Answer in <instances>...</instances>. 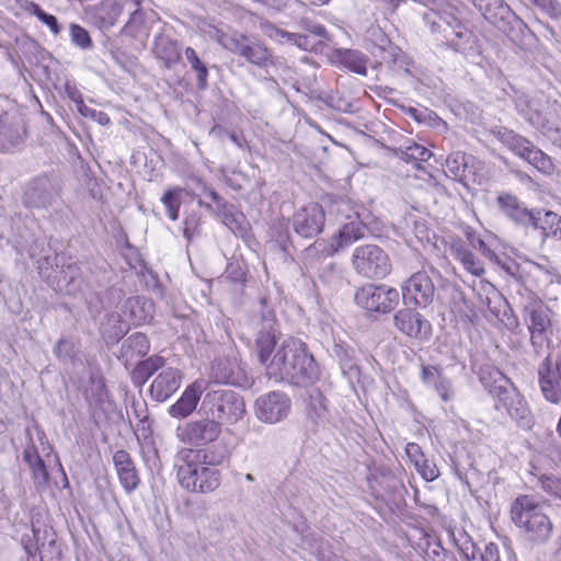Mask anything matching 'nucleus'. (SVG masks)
<instances>
[{
  "mask_svg": "<svg viewBox=\"0 0 561 561\" xmlns=\"http://www.w3.org/2000/svg\"><path fill=\"white\" fill-rule=\"evenodd\" d=\"M459 551L467 561H478L481 553L468 536L463 537V541L459 545Z\"/></svg>",
  "mask_w": 561,
  "mask_h": 561,
  "instance_id": "nucleus-61",
  "label": "nucleus"
},
{
  "mask_svg": "<svg viewBox=\"0 0 561 561\" xmlns=\"http://www.w3.org/2000/svg\"><path fill=\"white\" fill-rule=\"evenodd\" d=\"M123 13V5L114 0H103L93 9V18L102 30L114 26Z\"/></svg>",
  "mask_w": 561,
  "mask_h": 561,
  "instance_id": "nucleus-31",
  "label": "nucleus"
},
{
  "mask_svg": "<svg viewBox=\"0 0 561 561\" xmlns=\"http://www.w3.org/2000/svg\"><path fill=\"white\" fill-rule=\"evenodd\" d=\"M511 519L526 541L540 545L552 536L553 525L533 495H518L511 504Z\"/></svg>",
  "mask_w": 561,
  "mask_h": 561,
  "instance_id": "nucleus-2",
  "label": "nucleus"
},
{
  "mask_svg": "<svg viewBox=\"0 0 561 561\" xmlns=\"http://www.w3.org/2000/svg\"><path fill=\"white\" fill-rule=\"evenodd\" d=\"M534 5L552 18L561 15V4L557 0H529Z\"/></svg>",
  "mask_w": 561,
  "mask_h": 561,
  "instance_id": "nucleus-62",
  "label": "nucleus"
},
{
  "mask_svg": "<svg viewBox=\"0 0 561 561\" xmlns=\"http://www.w3.org/2000/svg\"><path fill=\"white\" fill-rule=\"evenodd\" d=\"M181 380L179 369L163 367L150 386V397L158 402L168 400L180 388Z\"/></svg>",
  "mask_w": 561,
  "mask_h": 561,
  "instance_id": "nucleus-22",
  "label": "nucleus"
},
{
  "mask_svg": "<svg viewBox=\"0 0 561 561\" xmlns=\"http://www.w3.org/2000/svg\"><path fill=\"white\" fill-rule=\"evenodd\" d=\"M332 61L360 76L367 73V57L355 49L337 48L331 55Z\"/></svg>",
  "mask_w": 561,
  "mask_h": 561,
  "instance_id": "nucleus-28",
  "label": "nucleus"
},
{
  "mask_svg": "<svg viewBox=\"0 0 561 561\" xmlns=\"http://www.w3.org/2000/svg\"><path fill=\"white\" fill-rule=\"evenodd\" d=\"M202 392V381H195L193 385L188 386L180 399L170 407V415L173 417L188 416L195 410Z\"/></svg>",
  "mask_w": 561,
  "mask_h": 561,
  "instance_id": "nucleus-27",
  "label": "nucleus"
},
{
  "mask_svg": "<svg viewBox=\"0 0 561 561\" xmlns=\"http://www.w3.org/2000/svg\"><path fill=\"white\" fill-rule=\"evenodd\" d=\"M222 224L227 226L236 236L244 238L248 236L251 227L245 219L244 213H216Z\"/></svg>",
  "mask_w": 561,
  "mask_h": 561,
  "instance_id": "nucleus-40",
  "label": "nucleus"
},
{
  "mask_svg": "<svg viewBox=\"0 0 561 561\" xmlns=\"http://www.w3.org/2000/svg\"><path fill=\"white\" fill-rule=\"evenodd\" d=\"M154 53L167 67L175 65L181 58L179 44L168 36H158L154 41Z\"/></svg>",
  "mask_w": 561,
  "mask_h": 561,
  "instance_id": "nucleus-35",
  "label": "nucleus"
},
{
  "mask_svg": "<svg viewBox=\"0 0 561 561\" xmlns=\"http://www.w3.org/2000/svg\"><path fill=\"white\" fill-rule=\"evenodd\" d=\"M358 221L346 224L340 231L342 242L352 243L366 236V233L379 234L382 231V222L374 216V213H355Z\"/></svg>",
  "mask_w": 561,
  "mask_h": 561,
  "instance_id": "nucleus-21",
  "label": "nucleus"
},
{
  "mask_svg": "<svg viewBox=\"0 0 561 561\" xmlns=\"http://www.w3.org/2000/svg\"><path fill=\"white\" fill-rule=\"evenodd\" d=\"M187 199H193V197L187 190L181 187L168 190L161 198L168 210H179Z\"/></svg>",
  "mask_w": 561,
  "mask_h": 561,
  "instance_id": "nucleus-45",
  "label": "nucleus"
},
{
  "mask_svg": "<svg viewBox=\"0 0 561 561\" xmlns=\"http://www.w3.org/2000/svg\"><path fill=\"white\" fill-rule=\"evenodd\" d=\"M514 553L508 547L501 549L496 543L489 542L478 561H513Z\"/></svg>",
  "mask_w": 561,
  "mask_h": 561,
  "instance_id": "nucleus-48",
  "label": "nucleus"
},
{
  "mask_svg": "<svg viewBox=\"0 0 561 561\" xmlns=\"http://www.w3.org/2000/svg\"><path fill=\"white\" fill-rule=\"evenodd\" d=\"M423 20L433 33H443L446 45L457 53L467 54L476 50L477 39L472 31L457 18L455 9L446 5L444 10L431 9Z\"/></svg>",
  "mask_w": 561,
  "mask_h": 561,
  "instance_id": "nucleus-3",
  "label": "nucleus"
},
{
  "mask_svg": "<svg viewBox=\"0 0 561 561\" xmlns=\"http://www.w3.org/2000/svg\"><path fill=\"white\" fill-rule=\"evenodd\" d=\"M405 306L426 308L435 297V286L426 272H416L401 287Z\"/></svg>",
  "mask_w": 561,
  "mask_h": 561,
  "instance_id": "nucleus-15",
  "label": "nucleus"
},
{
  "mask_svg": "<svg viewBox=\"0 0 561 561\" xmlns=\"http://www.w3.org/2000/svg\"><path fill=\"white\" fill-rule=\"evenodd\" d=\"M70 39L75 46L82 50L91 49L93 46L89 32L76 23L70 24Z\"/></svg>",
  "mask_w": 561,
  "mask_h": 561,
  "instance_id": "nucleus-52",
  "label": "nucleus"
},
{
  "mask_svg": "<svg viewBox=\"0 0 561 561\" xmlns=\"http://www.w3.org/2000/svg\"><path fill=\"white\" fill-rule=\"evenodd\" d=\"M410 220L413 224V230H414L415 237L421 242H424V241L428 242L431 240L432 231L427 227L426 222L425 221H421V220H416V219L412 218L411 215H410Z\"/></svg>",
  "mask_w": 561,
  "mask_h": 561,
  "instance_id": "nucleus-63",
  "label": "nucleus"
},
{
  "mask_svg": "<svg viewBox=\"0 0 561 561\" xmlns=\"http://www.w3.org/2000/svg\"><path fill=\"white\" fill-rule=\"evenodd\" d=\"M25 136V129L21 123L5 125L0 118V148L11 150L19 146Z\"/></svg>",
  "mask_w": 561,
  "mask_h": 561,
  "instance_id": "nucleus-38",
  "label": "nucleus"
},
{
  "mask_svg": "<svg viewBox=\"0 0 561 561\" xmlns=\"http://www.w3.org/2000/svg\"><path fill=\"white\" fill-rule=\"evenodd\" d=\"M432 387H434L435 391L444 402L451 401L455 397L451 380L445 375H442Z\"/></svg>",
  "mask_w": 561,
  "mask_h": 561,
  "instance_id": "nucleus-56",
  "label": "nucleus"
},
{
  "mask_svg": "<svg viewBox=\"0 0 561 561\" xmlns=\"http://www.w3.org/2000/svg\"><path fill=\"white\" fill-rule=\"evenodd\" d=\"M153 304L144 296L128 297L123 306L122 313L131 324L139 325L152 319Z\"/></svg>",
  "mask_w": 561,
  "mask_h": 561,
  "instance_id": "nucleus-26",
  "label": "nucleus"
},
{
  "mask_svg": "<svg viewBox=\"0 0 561 561\" xmlns=\"http://www.w3.org/2000/svg\"><path fill=\"white\" fill-rule=\"evenodd\" d=\"M356 304L368 312L388 313L399 301V293L386 285L368 284L355 294Z\"/></svg>",
  "mask_w": 561,
  "mask_h": 561,
  "instance_id": "nucleus-11",
  "label": "nucleus"
},
{
  "mask_svg": "<svg viewBox=\"0 0 561 561\" xmlns=\"http://www.w3.org/2000/svg\"><path fill=\"white\" fill-rule=\"evenodd\" d=\"M251 324L256 333L255 350L259 359L266 360L268 352L277 346L278 329L274 311L263 308L259 316L252 318Z\"/></svg>",
  "mask_w": 561,
  "mask_h": 561,
  "instance_id": "nucleus-16",
  "label": "nucleus"
},
{
  "mask_svg": "<svg viewBox=\"0 0 561 561\" xmlns=\"http://www.w3.org/2000/svg\"><path fill=\"white\" fill-rule=\"evenodd\" d=\"M320 377V370L313 356L308 353L307 345L302 343L285 382L296 387L312 386Z\"/></svg>",
  "mask_w": 561,
  "mask_h": 561,
  "instance_id": "nucleus-18",
  "label": "nucleus"
},
{
  "mask_svg": "<svg viewBox=\"0 0 561 561\" xmlns=\"http://www.w3.org/2000/svg\"><path fill=\"white\" fill-rule=\"evenodd\" d=\"M149 347L150 345L146 334L136 332L123 342L122 354L125 356L130 352L137 356H145L148 353Z\"/></svg>",
  "mask_w": 561,
  "mask_h": 561,
  "instance_id": "nucleus-42",
  "label": "nucleus"
},
{
  "mask_svg": "<svg viewBox=\"0 0 561 561\" xmlns=\"http://www.w3.org/2000/svg\"><path fill=\"white\" fill-rule=\"evenodd\" d=\"M59 198L57 180L41 175L33 179L26 186L23 204L26 208H48L55 206Z\"/></svg>",
  "mask_w": 561,
  "mask_h": 561,
  "instance_id": "nucleus-12",
  "label": "nucleus"
},
{
  "mask_svg": "<svg viewBox=\"0 0 561 561\" xmlns=\"http://www.w3.org/2000/svg\"><path fill=\"white\" fill-rule=\"evenodd\" d=\"M541 214L542 213H508V216L517 225L525 227L531 226L535 229H539Z\"/></svg>",
  "mask_w": 561,
  "mask_h": 561,
  "instance_id": "nucleus-55",
  "label": "nucleus"
},
{
  "mask_svg": "<svg viewBox=\"0 0 561 561\" xmlns=\"http://www.w3.org/2000/svg\"><path fill=\"white\" fill-rule=\"evenodd\" d=\"M185 57L191 64V67L197 71V78H198V85L201 89L207 88V77H208V69L207 67L202 62L199 57L197 56L196 51L187 47L185 49Z\"/></svg>",
  "mask_w": 561,
  "mask_h": 561,
  "instance_id": "nucleus-51",
  "label": "nucleus"
},
{
  "mask_svg": "<svg viewBox=\"0 0 561 561\" xmlns=\"http://www.w3.org/2000/svg\"><path fill=\"white\" fill-rule=\"evenodd\" d=\"M325 213H295L293 225L296 232L304 238H312L321 232Z\"/></svg>",
  "mask_w": 561,
  "mask_h": 561,
  "instance_id": "nucleus-29",
  "label": "nucleus"
},
{
  "mask_svg": "<svg viewBox=\"0 0 561 561\" xmlns=\"http://www.w3.org/2000/svg\"><path fill=\"white\" fill-rule=\"evenodd\" d=\"M245 413L243 398L232 389L213 390V417L221 424H233Z\"/></svg>",
  "mask_w": 561,
  "mask_h": 561,
  "instance_id": "nucleus-13",
  "label": "nucleus"
},
{
  "mask_svg": "<svg viewBox=\"0 0 561 561\" xmlns=\"http://www.w3.org/2000/svg\"><path fill=\"white\" fill-rule=\"evenodd\" d=\"M450 252L462 266L472 275L481 276L484 274V267L480 260L466 247L462 240H453Z\"/></svg>",
  "mask_w": 561,
  "mask_h": 561,
  "instance_id": "nucleus-32",
  "label": "nucleus"
},
{
  "mask_svg": "<svg viewBox=\"0 0 561 561\" xmlns=\"http://www.w3.org/2000/svg\"><path fill=\"white\" fill-rule=\"evenodd\" d=\"M299 25L304 31L313 34L317 37H320L324 41H331L328 31L322 24L316 23L309 19H301Z\"/></svg>",
  "mask_w": 561,
  "mask_h": 561,
  "instance_id": "nucleus-59",
  "label": "nucleus"
},
{
  "mask_svg": "<svg viewBox=\"0 0 561 561\" xmlns=\"http://www.w3.org/2000/svg\"><path fill=\"white\" fill-rule=\"evenodd\" d=\"M302 343L299 339L286 337L274 351L268 352L266 360L259 359L270 379L285 381Z\"/></svg>",
  "mask_w": 561,
  "mask_h": 561,
  "instance_id": "nucleus-10",
  "label": "nucleus"
},
{
  "mask_svg": "<svg viewBox=\"0 0 561 561\" xmlns=\"http://www.w3.org/2000/svg\"><path fill=\"white\" fill-rule=\"evenodd\" d=\"M538 379L546 400L552 403L561 402V354L552 362L547 356L538 366Z\"/></svg>",
  "mask_w": 561,
  "mask_h": 561,
  "instance_id": "nucleus-19",
  "label": "nucleus"
},
{
  "mask_svg": "<svg viewBox=\"0 0 561 561\" xmlns=\"http://www.w3.org/2000/svg\"><path fill=\"white\" fill-rule=\"evenodd\" d=\"M210 461L208 448L188 449L186 462L178 469L179 483L195 493L210 491Z\"/></svg>",
  "mask_w": 561,
  "mask_h": 561,
  "instance_id": "nucleus-6",
  "label": "nucleus"
},
{
  "mask_svg": "<svg viewBox=\"0 0 561 561\" xmlns=\"http://www.w3.org/2000/svg\"><path fill=\"white\" fill-rule=\"evenodd\" d=\"M539 229L545 237H552L561 240V217L558 213H543L540 215Z\"/></svg>",
  "mask_w": 561,
  "mask_h": 561,
  "instance_id": "nucleus-43",
  "label": "nucleus"
},
{
  "mask_svg": "<svg viewBox=\"0 0 561 561\" xmlns=\"http://www.w3.org/2000/svg\"><path fill=\"white\" fill-rule=\"evenodd\" d=\"M176 435L184 444L207 448L210 442V421L207 417L192 421L183 427H178Z\"/></svg>",
  "mask_w": 561,
  "mask_h": 561,
  "instance_id": "nucleus-24",
  "label": "nucleus"
},
{
  "mask_svg": "<svg viewBox=\"0 0 561 561\" xmlns=\"http://www.w3.org/2000/svg\"><path fill=\"white\" fill-rule=\"evenodd\" d=\"M447 176L462 183L466 187L470 184L483 185L489 180L486 165L478 158L462 151L451 152L444 167Z\"/></svg>",
  "mask_w": 561,
  "mask_h": 561,
  "instance_id": "nucleus-7",
  "label": "nucleus"
},
{
  "mask_svg": "<svg viewBox=\"0 0 561 561\" xmlns=\"http://www.w3.org/2000/svg\"><path fill=\"white\" fill-rule=\"evenodd\" d=\"M526 160L543 173H551L553 170V164L550 157H548L545 152L536 147H534L530 152H528Z\"/></svg>",
  "mask_w": 561,
  "mask_h": 561,
  "instance_id": "nucleus-53",
  "label": "nucleus"
},
{
  "mask_svg": "<svg viewBox=\"0 0 561 561\" xmlns=\"http://www.w3.org/2000/svg\"><path fill=\"white\" fill-rule=\"evenodd\" d=\"M483 18L512 39L530 33L527 24L503 0H472Z\"/></svg>",
  "mask_w": 561,
  "mask_h": 561,
  "instance_id": "nucleus-5",
  "label": "nucleus"
},
{
  "mask_svg": "<svg viewBox=\"0 0 561 561\" xmlns=\"http://www.w3.org/2000/svg\"><path fill=\"white\" fill-rule=\"evenodd\" d=\"M53 353L59 360H71L76 355V345L71 340L62 337L56 343Z\"/></svg>",
  "mask_w": 561,
  "mask_h": 561,
  "instance_id": "nucleus-54",
  "label": "nucleus"
},
{
  "mask_svg": "<svg viewBox=\"0 0 561 561\" xmlns=\"http://www.w3.org/2000/svg\"><path fill=\"white\" fill-rule=\"evenodd\" d=\"M480 380L488 392L493 397L494 408L505 411L510 417L523 430H530L534 416L519 391L499 369L482 371Z\"/></svg>",
  "mask_w": 561,
  "mask_h": 561,
  "instance_id": "nucleus-1",
  "label": "nucleus"
},
{
  "mask_svg": "<svg viewBox=\"0 0 561 561\" xmlns=\"http://www.w3.org/2000/svg\"><path fill=\"white\" fill-rule=\"evenodd\" d=\"M214 35L225 49L244 58L249 64L260 68L273 65L272 51L260 41L252 39L236 31L216 30Z\"/></svg>",
  "mask_w": 561,
  "mask_h": 561,
  "instance_id": "nucleus-4",
  "label": "nucleus"
},
{
  "mask_svg": "<svg viewBox=\"0 0 561 561\" xmlns=\"http://www.w3.org/2000/svg\"><path fill=\"white\" fill-rule=\"evenodd\" d=\"M32 534L33 538L28 536L22 537V545L24 547L26 554L33 558L37 553H39L41 542L43 541V539H46V537H48V530H41L39 528L33 526Z\"/></svg>",
  "mask_w": 561,
  "mask_h": 561,
  "instance_id": "nucleus-49",
  "label": "nucleus"
},
{
  "mask_svg": "<svg viewBox=\"0 0 561 561\" xmlns=\"http://www.w3.org/2000/svg\"><path fill=\"white\" fill-rule=\"evenodd\" d=\"M443 374L436 366L424 365L422 367L421 378L422 381L427 386H433Z\"/></svg>",
  "mask_w": 561,
  "mask_h": 561,
  "instance_id": "nucleus-64",
  "label": "nucleus"
},
{
  "mask_svg": "<svg viewBox=\"0 0 561 561\" xmlns=\"http://www.w3.org/2000/svg\"><path fill=\"white\" fill-rule=\"evenodd\" d=\"M291 410L290 398L282 391H270L254 403L255 416L264 423L275 424L285 420Z\"/></svg>",
  "mask_w": 561,
  "mask_h": 561,
  "instance_id": "nucleus-14",
  "label": "nucleus"
},
{
  "mask_svg": "<svg viewBox=\"0 0 561 561\" xmlns=\"http://www.w3.org/2000/svg\"><path fill=\"white\" fill-rule=\"evenodd\" d=\"M216 352L218 355L213 364V382L244 386L247 376L229 334H227V341L222 342Z\"/></svg>",
  "mask_w": 561,
  "mask_h": 561,
  "instance_id": "nucleus-8",
  "label": "nucleus"
},
{
  "mask_svg": "<svg viewBox=\"0 0 561 561\" xmlns=\"http://www.w3.org/2000/svg\"><path fill=\"white\" fill-rule=\"evenodd\" d=\"M307 419L314 426L324 425L329 421V410L327 407V398L319 389H311L307 402Z\"/></svg>",
  "mask_w": 561,
  "mask_h": 561,
  "instance_id": "nucleus-30",
  "label": "nucleus"
},
{
  "mask_svg": "<svg viewBox=\"0 0 561 561\" xmlns=\"http://www.w3.org/2000/svg\"><path fill=\"white\" fill-rule=\"evenodd\" d=\"M514 102L518 113L525 117L530 125L535 127L543 126V116L535 100L526 94H518Z\"/></svg>",
  "mask_w": 561,
  "mask_h": 561,
  "instance_id": "nucleus-37",
  "label": "nucleus"
},
{
  "mask_svg": "<svg viewBox=\"0 0 561 561\" xmlns=\"http://www.w3.org/2000/svg\"><path fill=\"white\" fill-rule=\"evenodd\" d=\"M525 322L530 332V342L536 353L542 351L548 343L547 329L550 319L541 305H530L524 308Z\"/></svg>",
  "mask_w": 561,
  "mask_h": 561,
  "instance_id": "nucleus-20",
  "label": "nucleus"
},
{
  "mask_svg": "<svg viewBox=\"0 0 561 561\" xmlns=\"http://www.w3.org/2000/svg\"><path fill=\"white\" fill-rule=\"evenodd\" d=\"M23 460L31 470L35 489L38 492L44 491L49 483V472L47 470L45 460L39 455L33 442H31V444L27 445L23 450Z\"/></svg>",
  "mask_w": 561,
  "mask_h": 561,
  "instance_id": "nucleus-25",
  "label": "nucleus"
},
{
  "mask_svg": "<svg viewBox=\"0 0 561 561\" xmlns=\"http://www.w3.org/2000/svg\"><path fill=\"white\" fill-rule=\"evenodd\" d=\"M125 321L127 320H123L118 313L108 314L101 325L103 336L111 342L119 341L127 331Z\"/></svg>",
  "mask_w": 561,
  "mask_h": 561,
  "instance_id": "nucleus-39",
  "label": "nucleus"
},
{
  "mask_svg": "<svg viewBox=\"0 0 561 561\" xmlns=\"http://www.w3.org/2000/svg\"><path fill=\"white\" fill-rule=\"evenodd\" d=\"M113 462L122 488L127 493L134 492L140 483V477L131 456L126 450H117L113 455Z\"/></svg>",
  "mask_w": 561,
  "mask_h": 561,
  "instance_id": "nucleus-23",
  "label": "nucleus"
},
{
  "mask_svg": "<svg viewBox=\"0 0 561 561\" xmlns=\"http://www.w3.org/2000/svg\"><path fill=\"white\" fill-rule=\"evenodd\" d=\"M334 355L339 358L343 375L351 383L359 381L360 369L354 358V351L344 344H335Z\"/></svg>",
  "mask_w": 561,
  "mask_h": 561,
  "instance_id": "nucleus-34",
  "label": "nucleus"
},
{
  "mask_svg": "<svg viewBox=\"0 0 561 561\" xmlns=\"http://www.w3.org/2000/svg\"><path fill=\"white\" fill-rule=\"evenodd\" d=\"M539 483L546 493L561 499V479L554 476H542Z\"/></svg>",
  "mask_w": 561,
  "mask_h": 561,
  "instance_id": "nucleus-58",
  "label": "nucleus"
},
{
  "mask_svg": "<svg viewBox=\"0 0 561 561\" xmlns=\"http://www.w3.org/2000/svg\"><path fill=\"white\" fill-rule=\"evenodd\" d=\"M426 561H456V559L439 542H436L427 549Z\"/></svg>",
  "mask_w": 561,
  "mask_h": 561,
  "instance_id": "nucleus-60",
  "label": "nucleus"
},
{
  "mask_svg": "<svg viewBox=\"0 0 561 561\" xmlns=\"http://www.w3.org/2000/svg\"><path fill=\"white\" fill-rule=\"evenodd\" d=\"M415 468L417 472L426 480L434 481L438 476L439 471L435 463L430 462L427 459H415L414 460Z\"/></svg>",
  "mask_w": 561,
  "mask_h": 561,
  "instance_id": "nucleus-57",
  "label": "nucleus"
},
{
  "mask_svg": "<svg viewBox=\"0 0 561 561\" xmlns=\"http://www.w3.org/2000/svg\"><path fill=\"white\" fill-rule=\"evenodd\" d=\"M502 141L518 157L527 159L528 152L534 148L533 144L525 137L512 130L505 131Z\"/></svg>",
  "mask_w": 561,
  "mask_h": 561,
  "instance_id": "nucleus-41",
  "label": "nucleus"
},
{
  "mask_svg": "<svg viewBox=\"0 0 561 561\" xmlns=\"http://www.w3.org/2000/svg\"><path fill=\"white\" fill-rule=\"evenodd\" d=\"M433 156V152L426 147L412 142L401 150V159L405 162H415L416 167L420 168V162L427 161Z\"/></svg>",
  "mask_w": 561,
  "mask_h": 561,
  "instance_id": "nucleus-44",
  "label": "nucleus"
},
{
  "mask_svg": "<svg viewBox=\"0 0 561 561\" xmlns=\"http://www.w3.org/2000/svg\"><path fill=\"white\" fill-rule=\"evenodd\" d=\"M41 542L39 559L41 561H58L61 558L59 545L56 542L55 534L48 531V537Z\"/></svg>",
  "mask_w": 561,
  "mask_h": 561,
  "instance_id": "nucleus-50",
  "label": "nucleus"
},
{
  "mask_svg": "<svg viewBox=\"0 0 561 561\" xmlns=\"http://www.w3.org/2000/svg\"><path fill=\"white\" fill-rule=\"evenodd\" d=\"M352 264L358 274L367 278H383L391 270L388 254L375 244L355 248Z\"/></svg>",
  "mask_w": 561,
  "mask_h": 561,
  "instance_id": "nucleus-9",
  "label": "nucleus"
},
{
  "mask_svg": "<svg viewBox=\"0 0 561 561\" xmlns=\"http://www.w3.org/2000/svg\"><path fill=\"white\" fill-rule=\"evenodd\" d=\"M133 5L135 7L133 10H129V19L127 23L122 28V34L128 36H135L144 24L145 13L139 8L140 0H130Z\"/></svg>",
  "mask_w": 561,
  "mask_h": 561,
  "instance_id": "nucleus-47",
  "label": "nucleus"
},
{
  "mask_svg": "<svg viewBox=\"0 0 561 561\" xmlns=\"http://www.w3.org/2000/svg\"><path fill=\"white\" fill-rule=\"evenodd\" d=\"M213 134L224 144H231L241 151H245L248 148L247 140L241 133L234 130H227L220 126H213Z\"/></svg>",
  "mask_w": 561,
  "mask_h": 561,
  "instance_id": "nucleus-46",
  "label": "nucleus"
},
{
  "mask_svg": "<svg viewBox=\"0 0 561 561\" xmlns=\"http://www.w3.org/2000/svg\"><path fill=\"white\" fill-rule=\"evenodd\" d=\"M236 445V437L230 431L219 432L213 437V466L227 460Z\"/></svg>",
  "mask_w": 561,
  "mask_h": 561,
  "instance_id": "nucleus-36",
  "label": "nucleus"
},
{
  "mask_svg": "<svg viewBox=\"0 0 561 561\" xmlns=\"http://www.w3.org/2000/svg\"><path fill=\"white\" fill-rule=\"evenodd\" d=\"M165 365V359L159 355L139 362L130 374L131 381L137 387H142L147 380Z\"/></svg>",
  "mask_w": 561,
  "mask_h": 561,
  "instance_id": "nucleus-33",
  "label": "nucleus"
},
{
  "mask_svg": "<svg viewBox=\"0 0 561 561\" xmlns=\"http://www.w3.org/2000/svg\"><path fill=\"white\" fill-rule=\"evenodd\" d=\"M393 325L402 334L419 342L428 341L432 336L431 322L409 306L394 313Z\"/></svg>",
  "mask_w": 561,
  "mask_h": 561,
  "instance_id": "nucleus-17",
  "label": "nucleus"
}]
</instances>
